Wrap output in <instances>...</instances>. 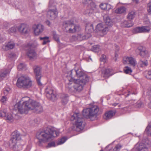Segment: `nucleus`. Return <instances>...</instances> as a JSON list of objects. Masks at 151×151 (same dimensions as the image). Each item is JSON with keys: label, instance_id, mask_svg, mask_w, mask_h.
Listing matches in <instances>:
<instances>
[{"label": "nucleus", "instance_id": "f257e3e1", "mask_svg": "<svg viewBox=\"0 0 151 151\" xmlns=\"http://www.w3.org/2000/svg\"><path fill=\"white\" fill-rule=\"evenodd\" d=\"M14 108L21 114H27L29 110L33 109H35L38 113L42 111V107L39 102L27 96L23 97L14 106Z\"/></svg>", "mask_w": 151, "mask_h": 151}, {"label": "nucleus", "instance_id": "f03ea898", "mask_svg": "<svg viewBox=\"0 0 151 151\" xmlns=\"http://www.w3.org/2000/svg\"><path fill=\"white\" fill-rule=\"evenodd\" d=\"M59 134V131L55 130L53 127L49 126L44 130L37 133L36 137L38 140L37 144L40 146L42 143L52 139Z\"/></svg>", "mask_w": 151, "mask_h": 151}, {"label": "nucleus", "instance_id": "7ed1b4c3", "mask_svg": "<svg viewBox=\"0 0 151 151\" xmlns=\"http://www.w3.org/2000/svg\"><path fill=\"white\" fill-rule=\"evenodd\" d=\"M71 121L75 120V124L72 127V129L77 132L83 130L85 126L84 119L80 113H75L71 116Z\"/></svg>", "mask_w": 151, "mask_h": 151}, {"label": "nucleus", "instance_id": "20e7f679", "mask_svg": "<svg viewBox=\"0 0 151 151\" xmlns=\"http://www.w3.org/2000/svg\"><path fill=\"white\" fill-rule=\"evenodd\" d=\"M16 84L19 87L28 88L32 86V83L29 77L22 76L18 78Z\"/></svg>", "mask_w": 151, "mask_h": 151}, {"label": "nucleus", "instance_id": "39448f33", "mask_svg": "<svg viewBox=\"0 0 151 151\" xmlns=\"http://www.w3.org/2000/svg\"><path fill=\"white\" fill-rule=\"evenodd\" d=\"M63 25L65 28V31L68 33H74L78 32L80 29V26L74 24L73 21L72 20L64 22Z\"/></svg>", "mask_w": 151, "mask_h": 151}, {"label": "nucleus", "instance_id": "423d86ee", "mask_svg": "<svg viewBox=\"0 0 151 151\" xmlns=\"http://www.w3.org/2000/svg\"><path fill=\"white\" fill-rule=\"evenodd\" d=\"M66 76L70 82L71 81L74 82V85L73 86V88L74 91L76 92H79L83 90L84 86L88 82L76 80V79L70 76H69V77H68V76Z\"/></svg>", "mask_w": 151, "mask_h": 151}, {"label": "nucleus", "instance_id": "0eeeda50", "mask_svg": "<svg viewBox=\"0 0 151 151\" xmlns=\"http://www.w3.org/2000/svg\"><path fill=\"white\" fill-rule=\"evenodd\" d=\"M99 111L98 107L95 106L90 108L84 109L82 112L83 116L86 118H90L93 116H96Z\"/></svg>", "mask_w": 151, "mask_h": 151}, {"label": "nucleus", "instance_id": "6e6552de", "mask_svg": "<svg viewBox=\"0 0 151 151\" xmlns=\"http://www.w3.org/2000/svg\"><path fill=\"white\" fill-rule=\"evenodd\" d=\"M73 73H76V76L79 78V79H76V80L85 81H88L89 78L88 76L85 74L81 69H78L77 70H72L68 73L67 76H68V77L69 76L72 77V74Z\"/></svg>", "mask_w": 151, "mask_h": 151}, {"label": "nucleus", "instance_id": "1a4fd4ad", "mask_svg": "<svg viewBox=\"0 0 151 151\" xmlns=\"http://www.w3.org/2000/svg\"><path fill=\"white\" fill-rule=\"evenodd\" d=\"M20 133L17 131L14 132L12 134V136L9 141V145L12 148H14L16 145L17 141L21 139Z\"/></svg>", "mask_w": 151, "mask_h": 151}, {"label": "nucleus", "instance_id": "9d476101", "mask_svg": "<svg viewBox=\"0 0 151 151\" xmlns=\"http://www.w3.org/2000/svg\"><path fill=\"white\" fill-rule=\"evenodd\" d=\"M36 46L35 43L32 42L29 43L27 45V47L29 50L27 52V55L30 60L35 59L36 58V53L34 50L32 49L35 48Z\"/></svg>", "mask_w": 151, "mask_h": 151}, {"label": "nucleus", "instance_id": "9b49d317", "mask_svg": "<svg viewBox=\"0 0 151 151\" xmlns=\"http://www.w3.org/2000/svg\"><path fill=\"white\" fill-rule=\"evenodd\" d=\"M83 3L85 4H90L88 6L84 12V14L86 15L90 16L96 9V5L91 0H86Z\"/></svg>", "mask_w": 151, "mask_h": 151}, {"label": "nucleus", "instance_id": "f8f14e48", "mask_svg": "<svg viewBox=\"0 0 151 151\" xmlns=\"http://www.w3.org/2000/svg\"><path fill=\"white\" fill-rule=\"evenodd\" d=\"M45 92L47 98L49 99L54 101L57 99L55 91L51 88L48 87L45 89Z\"/></svg>", "mask_w": 151, "mask_h": 151}, {"label": "nucleus", "instance_id": "ddd939ff", "mask_svg": "<svg viewBox=\"0 0 151 151\" xmlns=\"http://www.w3.org/2000/svg\"><path fill=\"white\" fill-rule=\"evenodd\" d=\"M96 30L97 32H100L104 35H105L109 30V27L102 23H99L96 26Z\"/></svg>", "mask_w": 151, "mask_h": 151}, {"label": "nucleus", "instance_id": "4468645a", "mask_svg": "<svg viewBox=\"0 0 151 151\" xmlns=\"http://www.w3.org/2000/svg\"><path fill=\"white\" fill-rule=\"evenodd\" d=\"M33 69L37 83L38 85L41 86L42 83L40 81V79L41 77L40 73L41 69L39 67L35 66L34 67Z\"/></svg>", "mask_w": 151, "mask_h": 151}, {"label": "nucleus", "instance_id": "2eb2a0df", "mask_svg": "<svg viewBox=\"0 0 151 151\" xmlns=\"http://www.w3.org/2000/svg\"><path fill=\"white\" fill-rule=\"evenodd\" d=\"M150 30L149 26H143L140 27H137L135 28L133 30V32L134 33L142 32H148Z\"/></svg>", "mask_w": 151, "mask_h": 151}, {"label": "nucleus", "instance_id": "dca6fc26", "mask_svg": "<svg viewBox=\"0 0 151 151\" xmlns=\"http://www.w3.org/2000/svg\"><path fill=\"white\" fill-rule=\"evenodd\" d=\"M58 12L56 9H50L47 13V17L52 20H54L58 16Z\"/></svg>", "mask_w": 151, "mask_h": 151}, {"label": "nucleus", "instance_id": "f3484780", "mask_svg": "<svg viewBox=\"0 0 151 151\" xmlns=\"http://www.w3.org/2000/svg\"><path fill=\"white\" fill-rule=\"evenodd\" d=\"M17 29L19 32L22 34H28L30 31L28 26L23 24L19 26Z\"/></svg>", "mask_w": 151, "mask_h": 151}, {"label": "nucleus", "instance_id": "a211bd4d", "mask_svg": "<svg viewBox=\"0 0 151 151\" xmlns=\"http://www.w3.org/2000/svg\"><path fill=\"white\" fill-rule=\"evenodd\" d=\"M123 63L124 64L129 63L130 65L134 67L136 65L137 63L135 59L132 57H127L124 58Z\"/></svg>", "mask_w": 151, "mask_h": 151}, {"label": "nucleus", "instance_id": "6ab92c4d", "mask_svg": "<svg viewBox=\"0 0 151 151\" xmlns=\"http://www.w3.org/2000/svg\"><path fill=\"white\" fill-rule=\"evenodd\" d=\"M34 33L36 35H39L44 30V26L41 24H38L33 27Z\"/></svg>", "mask_w": 151, "mask_h": 151}, {"label": "nucleus", "instance_id": "aec40b11", "mask_svg": "<svg viewBox=\"0 0 151 151\" xmlns=\"http://www.w3.org/2000/svg\"><path fill=\"white\" fill-rule=\"evenodd\" d=\"M147 149L148 147L145 146L142 142L138 143L135 145L134 148V150H136L137 151H145L147 150Z\"/></svg>", "mask_w": 151, "mask_h": 151}, {"label": "nucleus", "instance_id": "412c9836", "mask_svg": "<svg viewBox=\"0 0 151 151\" xmlns=\"http://www.w3.org/2000/svg\"><path fill=\"white\" fill-rule=\"evenodd\" d=\"M15 45V44L14 42L13 41H11L5 43L2 46V48L4 50L7 51L9 49H13Z\"/></svg>", "mask_w": 151, "mask_h": 151}, {"label": "nucleus", "instance_id": "4be33fe9", "mask_svg": "<svg viewBox=\"0 0 151 151\" xmlns=\"http://www.w3.org/2000/svg\"><path fill=\"white\" fill-rule=\"evenodd\" d=\"M138 49L139 51V54L142 57H145L147 53V51L146 50L145 47L141 46L138 47Z\"/></svg>", "mask_w": 151, "mask_h": 151}, {"label": "nucleus", "instance_id": "5701e85b", "mask_svg": "<svg viewBox=\"0 0 151 151\" xmlns=\"http://www.w3.org/2000/svg\"><path fill=\"white\" fill-rule=\"evenodd\" d=\"M104 21L106 25L108 26L111 27L113 25V22L109 17L106 15L104 17Z\"/></svg>", "mask_w": 151, "mask_h": 151}, {"label": "nucleus", "instance_id": "b1692460", "mask_svg": "<svg viewBox=\"0 0 151 151\" xmlns=\"http://www.w3.org/2000/svg\"><path fill=\"white\" fill-rule=\"evenodd\" d=\"M115 114L114 112L112 111H110L106 112L104 117V118L106 120L109 119Z\"/></svg>", "mask_w": 151, "mask_h": 151}, {"label": "nucleus", "instance_id": "393cba45", "mask_svg": "<svg viewBox=\"0 0 151 151\" xmlns=\"http://www.w3.org/2000/svg\"><path fill=\"white\" fill-rule=\"evenodd\" d=\"M60 98L63 104L65 105L67 103L68 101V96L67 94H62L61 95Z\"/></svg>", "mask_w": 151, "mask_h": 151}, {"label": "nucleus", "instance_id": "a878e982", "mask_svg": "<svg viewBox=\"0 0 151 151\" xmlns=\"http://www.w3.org/2000/svg\"><path fill=\"white\" fill-rule=\"evenodd\" d=\"M133 25V23L130 20L128 22L125 21L122 23V26L124 27H129L132 26Z\"/></svg>", "mask_w": 151, "mask_h": 151}, {"label": "nucleus", "instance_id": "bb28decb", "mask_svg": "<svg viewBox=\"0 0 151 151\" xmlns=\"http://www.w3.org/2000/svg\"><path fill=\"white\" fill-rule=\"evenodd\" d=\"M111 69L109 68H107L104 71L103 76L105 78H108L112 74L111 73Z\"/></svg>", "mask_w": 151, "mask_h": 151}, {"label": "nucleus", "instance_id": "cd10ccee", "mask_svg": "<svg viewBox=\"0 0 151 151\" xmlns=\"http://www.w3.org/2000/svg\"><path fill=\"white\" fill-rule=\"evenodd\" d=\"M126 8L124 6H121L115 10V12L117 14H122L124 13L126 11Z\"/></svg>", "mask_w": 151, "mask_h": 151}, {"label": "nucleus", "instance_id": "c85d7f7f", "mask_svg": "<svg viewBox=\"0 0 151 151\" xmlns=\"http://www.w3.org/2000/svg\"><path fill=\"white\" fill-rule=\"evenodd\" d=\"M145 132L148 136H151V122L148 124Z\"/></svg>", "mask_w": 151, "mask_h": 151}, {"label": "nucleus", "instance_id": "c756f323", "mask_svg": "<svg viewBox=\"0 0 151 151\" xmlns=\"http://www.w3.org/2000/svg\"><path fill=\"white\" fill-rule=\"evenodd\" d=\"M139 65L141 67H144L147 65L148 62L147 60H140L139 62Z\"/></svg>", "mask_w": 151, "mask_h": 151}, {"label": "nucleus", "instance_id": "7c9ffc66", "mask_svg": "<svg viewBox=\"0 0 151 151\" xmlns=\"http://www.w3.org/2000/svg\"><path fill=\"white\" fill-rule=\"evenodd\" d=\"M67 138L65 137H61L60 139H58V140L56 142L57 145H60L64 143L67 140Z\"/></svg>", "mask_w": 151, "mask_h": 151}, {"label": "nucleus", "instance_id": "2f4dec72", "mask_svg": "<svg viewBox=\"0 0 151 151\" xmlns=\"http://www.w3.org/2000/svg\"><path fill=\"white\" fill-rule=\"evenodd\" d=\"M142 142L144 144L145 146L148 147V148L151 146V142L147 138L143 139Z\"/></svg>", "mask_w": 151, "mask_h": 151}, {"label": "nucleus", "instance_id": "473e14b6", "mask_svg": "<svg viewBox=\"0 0 151 151\" xmlns=\"http://www.w3.org/2000/svg\"><path fill=\"white\" fill-rule=\"evenodd\" d=\"M135 15V12L133 11H132L128 13L127 18L130 21L134 17Z\"/></svg>", "mask_w": 151, "mask_h": 151}, {"label": "nucleus", "instance_id": "72a5a7b5", "mask_svg": "<svg viewBox=\"0 0 151 151\" xmlns=\"http://www.w3.org/2000/svg\"><path fill=\"white\" fill-rule=\"evenodd\" d=\"M49 39V37H40V40H43L42 44L43 45H45L47 43L49 42H50Z\"/></svg>", "mask_w": 151, "mask_h": 151}, {"label": "nucleus", "instance_id": "f704fd0d", "mask_svg": "<svg viewBox=\"0 0 151 151\" xmlns=\"http://www.w3.org/2000/svg\"><path fill=\"white\" fill-rule=\"evenodd\" d=\"M8 71L6 70L4 72H0V81L2 80L7 75Z\"/></svg>", "mask_w": 151, "mask_h": 151}, {"label": "nucleus", "instance_id": "c9c22d12", "mask_svg": "<svg viewBox=\"0 0 151 151\" xmlns=\"http://www.w3.org/2000/svg\"><path fill=\"white\" fill-rule=\"evenodd\" d=\"M124 73L126 74H130L132 72V70L128 66H126L124 69Z\"/></svg>", "mask_w": 151, "mask_h": 151}, {"label": "nucleus", "instance_id": "e433bc0d", "mask_svg": "<svg viewBox=\"0 0 151 151\" xmlns=\"http://www.w3.org/2000/svg\"><path fill=\"white\" fill-rule=\"evenodd\" d=\"M86 29L88 31V32H92L93 31V25L91 24L89 26H87L86 27Z\"/></svg>", "mask_w": 151, "mask_h": 151}, {"label": "nucleus", "instance_id": "4c0bfd02", "mask_svg": "<svg viewBox=\"0 0 151 151\" xmlns=\"http://www.w3.org/2000/svg\"><path fill=\"white\" fill-rule=\"evenodd\" d=\"M6 118V119L8 122H12L13 120V117L12 114H8L7 115H6V116H5Z\"/></svg>", "mask_w": 151, "mask_h": 151}, {"label": "nucleus", "instance_id": "58836bf2", "mask_svg": "<svg viewBox=\"0 0 151 151\" xmlns=\"http://www.w3.org/2000/svg\"><path fill=\"white\" fill-rule=\"evenodd\" d=\"M77 39H78V40L81 41L85 40L86 38L84 35L83 34H78L77 35Z\"/></svg>", "mask_w": 151, "mask_h": 151}, {"label": "nucleus", "instance_id": "ea45409f", "mask_svg": "<svg viewBox=\"0 0 151 151\" xmlns=\"http://www.w3.org/2000/svg\"><path fill=\"white\" fill-rule=\"evenodd\" d=\"M25 65L23 63H20L18 66V69L19 70H22L25 69Z\"/></svg>", "mask_w": 151, "mask_h": 151}, {"label": "nucleus", "instance_id": "a19ab883", "mask_svg": "<svg viewBox=\"0 0 151 151\" xmlns=\"http://www.w3.org/2000/svg\"><path fill=\"white\" fill-rule=\"evenodd\" d=\"M16 27L14 26L9 29L8 30V32L9 33H14L16 32Z\"/></svg>", "mask_w": 151, "mask_h": 151}, {"label": "nucleus", "instance_id": "79ce46f5", "mask_svg": "<svg viewBox=\"0 0 151 151\" xmlns=\"http://www.w3.org/2000/svg\"><path fill=\"white\" fill-rule=\"evenodd\" d=\"M122 145L120 144H118L116 145L113 149V151L120 150L122 147Z\"/></svg>", "mask_w": 151, "mask_h": 151}, {"label": "nucleus", "instance_id": "37998d69", "mask_svg": "<svg viewBox=\"0 0 151 151\" xmlns=\"http://www.w3.org/2000/svg\"><path fill=\"white\" fill-rule=\"evenodd\" d=\"M100 49L99 46L98 45H95L93 46L92 50L93 51L96 52L98 51Z\"/></svg>", "mask_w": 151, "mask_h": 151}, {"label": "nucleus", "instance_id": "c03bdc74", "mask_svg": "<svg viewBox=\"0 0 151 151\" xmlns=\"http://www.w3.org/2000/svg\"><path fill=\"white\" fill-rule=\"evenodd\" d=\"M53 35L54 40L58 42H59L60 41L58 36L54 32H53Z\"/></svg>", "mask_w": 151, "mask_h": 151}, {"label": "nucleus", "instance_id": "a18cd8bd", "mask_svg": "<svg viewBox=\"0 0 151 151\" xmlns=\"http://www.w3.org/2000/svg\"><path fill=\"white\" fill-rule=\"evenodd\" d=\"M147 10L148 12L151 14V2L148 3L147 5Z\"/></svg>", "mask_w": 151, "mask_h": 151}, {"label": "nucleus", "instance_id": "49530a36", "mask_svg": "<svg viewBox=\"0 0 151 151\" xmlns=\"http://www.w3.org/2000/svg\"><path fill=\"white\" fill-rule=\"evenodd\" d=\"M100 60L101 61L104 62V63L106 62L107 60L106 56L105 55H102L100 58Z\"/></svg>", "mask_w": 151, "mask_h": 151}, {"label": "nucleus", "instance_id": "de8ad7c7", "mask_svg": "<svg viewBox=\"0 0 151 151\" xmlns=\"http://www.w3.org/2000/svg\"><path fill=\"white\" fill-rule=\"evenodd\" d=\"M6 111H0V117L6 116Z\"/></svg>", "mask_w": 151, "mask_h": 151}, {"label": "nucleus", "instance_id": "09e8293b", "mask_svg": "<svg viewBox=\"0 0 151 151\" xmlns=\"http://www.w3.org/2000/svg\"><path fill=\"white\" fill-rule=\"evenodd\" d=\"M56 146L55 142H52L49 143L48 144L47 147H55Z\"/></svg>", "mask_w": 151, "mask_h": 151}, {"label": "nucleus", "instance_id": "8fccbe9b", "mask_svg": "<svg viewBox=\"0 0 151 151\" xmlns=\"http://www.w3.org/2000/svg\"><path fill=\"white\" fill-rule=\"evenodd\" d=\"M100 7L101 9L105 10L106 7V3L101 4L100 5Z\"/></svg>", "mask_w": 151, "mask_h": 151}, {"label": "nucleus", "instance_id": "3c124183", "mask_svg": "<svg viewBox=\"0 0 151 151\" xmlns=\"http://www.w3.org/2000/svg\"><path fill=\"white\" fill-rule=\"evenodd\" d=\"M77 38V35L76 36L73 35V36L71 38L70 40L71 41H73L78 40V39Z\"/></svg>", "mask_w": 151, "mask_h": 151}, {"label": "nucleus", "instance_id": "603ef678", "mask_svg": "<svg viewBox=\"0 0 151 151\" xmlns=\"http://www.w3.org/2000/svg\"><path fill=\"white\" fill-rule=\"evenodd\" d=\"M145 24L148 25L147 26H149V27H151V23L149 20H147L144 22Z\"/></svg>", "mask_w": 151, "mask_h": 151}, {"label": "nucleus", "instance_id": "864d4df0", "mask_svg": "<svg viewBox=\"0 0 151 151\" xmlns=\"http://www.w3.org/2000/svg\"><path fill=\"white\" fill-rule=\"evenodd\" d=\"M0 101L4 103L6 101V97L5 96H2Z\"/></svg>", "mask_w": 151, "mask_h": 151}, {"label": "nucleus", "instance_id": "5fc2aeb1", "mask_svg": "<svg viewBox=\"0 0 151 151\" xmlns=\"http://www.w3.org/2000/svg\"><path fill=\"white\" fill-rule=\"evenodd\" d=\"M146 77L147 78L151 79V70L148 72Z\"/></svg>", "mask_w": 151, "mask_h": 151}, {"label": "nucleus", "instance_id": "6e6d98bb", "mask_svg": "<svg viewBox=\"0 0 151 151\" xmlns=\"http://www.w3.org/2000/svg\"><path fill=\"white\" fill-rule=\"evenodd\" d=\"M106 9L105 10L109 11L111 9V5L108 4H106Z\"/></svg>", "mask_w": 151, "mask_h": 151}, {"label": "nucleus", "instance_id": "4d7b16f0", "mask_svg": "<svg viewBox=\"0 0 151 151\" xmlns=\"http://www.w3.org/2000/svg\"><path fill=\"white\" fill-rule=\"evenodd\" d=\"M84 35L85 36L86 38L85 39H88L91 37V35L89 32L87 33L86 35Z\"/></svg>", "mask_w": 151, "mask_h": 151}, {"label": "nucleus", "instance_id": "13d9d810", "mask_svg": "<svg viewBox=\"0 0 151 151\" xmlns=\"http://www.w3.org/2000/svg\"><path fill=\"white\" fill-rule=\"evenodd\" d=\"M10 89L9 88L5 89L4 91V93L5 95H6L10 91Z\"/></svg>", "mask_w": 151, "mask_h": 151}, {"label": "nucleus", "instance_id": "bf43d9fd", "mask_svg": "<svg viewBox=\"0 0 151 151\" xmlns=\"http://www.w3.org/2000/svg\"><path fill=\"white\" fill-rule=\"evenodd\" d=\"M149 94L150 96V101L148 104V106L150 108H151V88Z\"/></svg>", "mask_w": 151, "mask_h": 151}, {"label": "nucleus", "instance_id": "052dcab7", "mask_svg": "<svg viewBox=\"0 0 151 151\" xmlns=\"http://www.w3.org/2000/svg\"><path fill=\"white\" fill-rule=\"evenodd\" d=\"M143 106L142 103L141 102H139L137 103V107L139 108L142 107Z\"/></svg>", "mask_w": 151, "mask_h": 151}, {"label": "nucleus", "instance_id": "680f3d73", "mask_svg": "<svg viewBox=\"0 0 151 151\" xmlns=\"http://www.w3.org/2000/svg\"><path fill=\"white\" fill-rule=\"evenodd\" d=\"M46 24L47 25H48V26H50V23L49 20H47L46 22Z\"/></svg>", "mask_w": 151, "mask_h": 151}, {"label": "nucleus", "instance_id": "e2e57ef3", "mask_svg": "<svg viewBox=\"0 0 151 151\" xmlns=\"http://www.w3.org/2000/svg\"><path fill=\"white\" fill-rule=\"evenodd\" d=\"M30 148H31V146H30V145L27 146V147L26 148V150L27 151H29V150H30Z\"/></svg>", "mask_w": 151, "mask_h": 151}, {"label": "nucleus", "instance_id": "0e129e2a", "mask_svg": "<svg viewBox=\"0 0 151 151\" xmlns=\"http://www.w3.org/2000/svg\"><path fill=\"white\" fill-rule=\"evenodd\" d=\"M71 84V83H70V82H69L68 83V85H66V87L67 88H69V89H70L71 88V87H70L69 86H68V85L69 84Z\"/></svg>", "mask_w": 151, "mask_h": 151}, {"label": "nucleus", "instance_id": "69168bd1", "mask_svg": "<svg viewBox=\"0 0 151 151\" xmlns=\"http://www.w3.org/2000/svg\"><path fill=\"white\" fill-rule=\"evenodd\" d=\"M139 0H133V1L136 3H138Z\"/></svg>", "mask_w": 151, "mask_h": 151}, {"label": "nucleus", "instance_id": "338daca9", "mask_svg": "<svg viewBox=\"0 0 151 151\" xmlns=\"http://www.w3.org/2000/svg\"><path fill=\"white\" fill-rule=\"evenodd\" d=\"M118 104V103H115L113 104V106H116V105H117Z\"/></svg>", "mask_w": 151, "mask_h": 151}, {"label": "nucleus", "instance_id": "774afa93", "mask_svg": "<svg viewBox=\"0 0 151 151\" xmlns=\"http://www.w3.org/2000/svg\"><path fill=\"white\" fill-rule=\"evenodd\" d=\"M116 49H118V48H119V47H118V46L116 47Z\"/></svg>", "mask_w": 151, "mask_h": 151}]
</instances>
